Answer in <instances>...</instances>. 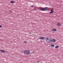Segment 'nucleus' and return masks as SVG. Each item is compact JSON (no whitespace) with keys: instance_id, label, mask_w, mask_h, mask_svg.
<instances>
[{"instance_id":"21","label":"nucleus","mask_w":63,"mask_h":63,"mask_svg":"<svg viewBox=\"0 0 63 63\" xmlns=\"http://www.w3.org/2000/svg\"><path fill=\"white\" fill-rule=\"evenodd\" d=\"M31 32H30V34H31Z\"/></svg>"},{"instance_id":"3","label":"nucleus","mask_w":63,"mask_h":63,"mask_svg":"<svg viewBox=\"0 0 63 63\" xmlns=\"http://www.w3.org/2000/svg\"><path fill=\"white\" fill-rule=\"evenodd\" d=\"M39 39L41 40H45L46 38L44 37H43L42 36H39Z\"/></svg>"},{"instance_id":"10","label":"nucleus","mask_w":63,"mask_h":63,"mask_svg":"<svg viewBox=\"0 0 63 63\" xmlns=\"http://www.w3.org/2000/svg\"><path fill=\"white\" fill-rule=\"evenodd\" d=\"M51 12L49 13V14H52L54 13V11H50Z\"/></svg>"},{"instance_id":"9","label":"nucleus","mask_w":63,"mask_h":63,"mask_svg":"<svg viewBox=\"0 0 63 63\" xmlns=\"http://www.w3.org/2000/svg\"><path fill=\"white\" fill-rule=\"evenodd\" d=\"M52 31H54V32H55V31H56V29H52Z\"/></svg>"},{"instance_id":"13","label":"nucleus","mask_w":63,"mask_h":63,"mask_svg":"<svg viewBox=\"0 0 63 63\" xmlns=\"http://www.w3.org/2000/svg\"><path fill=\"white\" fill-rule=\"evenodd\" d=\"M50 46H51V47H53L54 46V44H51L50 45Z\"/></svg>"},{"instance_id":"18","label":"nucleus","mask_w":63,"mask_h":63,"mask_svg":"<svg viewBox=\"0 0 63 63\" xmlns=\"http://www.w3.org/2000/svg\"><path fill=\"white\" fill-rule=\"evenodd\" d=\"M10 13H12V11H10Z\"/></svg>"},{"instance_id":"11","label":"nucleus","mask_w":63,"mask_h":63,"mask_svg":"<svg viewBox=\"0 0 63 63\" xmlns=\"http://www.w3.org/2000/svg\"><path fill=\"white\" fill-rule=\"evenodd\" d=\"M59 47V46L58 45H57L55 47V48H58Z\"/></svg>"},{"instance_id":"15","label":"nucleus","mask_w":63,"mask_h":63,"mask_svg":"<svg viewBox=\"0 0 63 63\" xmlns=\"http://www.w3.org/2000/svg\"><path fill=\"white\" fill-rule=\"evenodd\" d=\"M27 43V41H24V43Z\"/></svg>"},{"instance_id":"7","label":"nucleus","mask_w":63,"mask_h":63,"mask_svg":"<svg viewBox=\"0 0 63 63\" xmlns=\"http://www.w3.org/2000/svg\"><path fill=\"white\" fill-rule=\"evenodd\" d=\"M61 24L60 23H58L57 24V26H61Z\"/></svg>"},{"instance_id":"8","label":"nucleus","mask_w":63,"mask_h":63,"mask_svg":"<svg viewBox=\"0 0 63 63\" xmlns=\"http://www.w3.org/2000/svg\"><path fill=\"white\" fill-rule=\"evenodd\" d=\"M0 51L1 52H3V53L5 52V51L3 50H0Z\"/></svg>"},{"instance_id":"2","label":"nucleus","mask_w":63,"mask_h":63,"mask_svg":"<svg viewBox=\"0 0 63 63\" xmlns=\"http://www.w3.org/2000/svg\"><path fill=\"white\" fill-rule=\"evenodd\" d=\"M45 40L47 43H51V39H50L46 38Z\"/></svg>"},{"instance_id":"1","label":"nucleus","mask_w":63,"mask_h":63,"mask_svg":"<svg viewBox=\"0 0 63 63\" xmlns=\"http://www.w3.org/2000/svg\"><path fill=\"white\" fill-rule=\"evenodd\" d=\"M22 53H24L25 54H29L30 53V51L29 50H24V51L23 50L22 51Z\"/></svg>"},{"instance_id":"20","label":"nucleus","mask_w":63,"mask_h":63,"mask_svg":"<svg viewBox=\"0 0 63 63\" xmlns=\"http://www.w3.org/2000/svg\"><path fill=\"white\" fill-rule=\"evenodd\" d=\"M33 53V52L32 53H31V54H32V53Z\"/></svg>"},{"instance_id":"19","label":"nucleus","mask_w":63,"mask_h":63,"mask_svg":"<svg viewBox=\"0 0 63 63\" xmlns=\"http://www.w3.org/2000/svg\"><path fill=\"white\" fill-rule=\"evenodd\" d=\"M35 8H34V10H35Z\"/></svg>"},{"instance_id":"5","label":"nucleus","mask_w":63,"mask_h":63,"mask_svg":"<svg viewBox=\"0 0 63 63\" xmlns=\"http://www.w3.org/2000/svg\"><path fill=\"white\" fill-rule=\"evenodd\" d=\"M44 11H47V10H48V8L47 7H46L44 8Z\"/></svg>"},{"instance_id":"16","label":"nucleus","mask_w":63,"mask_h":63,"mask_svg":"<svg viewBox=\"0 0 63 63\" xmlns=\"http://www.w3.org/2000/svg\"><path fill=\"white\" fill-rule=\"evenodd\" d=\"M53 10V9H51V10H50V11H52Z\"/></svg>"},{"instance_id":"17","label":"nucleus","mask_w":63,"mask_h":63,"mask_svg":"<svg viewBox=\"0 0 63 63\" xmlns=\"http://www.w3.org/2000/svg\"><path fill=\"white\" fill-rule=\"evenodd\" d=\"M2 27V26L0 25V28H1V27Z\"/></svg>"},{"instance_id":"14","label":"nucleus","mask_w":63,"mask_h":63,"mask_svg":"<svg viewBox=\"0 0 63 63\" xmlns=\"http://www.w3.org/2000/svg\"><path fill=\"white\" fill-rule=\"evenodd\" d=\"M34 5H31V8H33V7H34Z\"/></svg>"},{"instance_id":"22","label":"nucleus","mask_w":63,"mask_h":63,"mask_svg":"<svg viewBox=\"0 0 63 63\" xmlns=\"http://www.w3.org/2000/svg\"><path fill=\"white\" fill-rule=\"evenodd\" d=\"M38 62H39V61H38Z\"/></svg>"},{"instance_id":"6","label":"nucleus","mask_w":63,"mask_h":63,"mask_svg":"<svg viewBox=\"0 0 63 63\" xmlns=\"http://www.w3.org/2000/svg\"><path fill=\"white\" fill-rule=\"evenodd\" d=\"M40 11H45V9L44 8H41L40 9Z\"/></svg>"},{"instance_id":"4","label":"nucleus","mask_w":63,"mask_h":63,"mask_svg":"<svg viewBox=\"0 0 63 63\" xmlns=\"http://www.w3.org/2000/svg\"><path fill=\"white\" fill-rule=\"evenodd\" d=\"M51 42H53V43H54V42H55L56 41H55V39H52L51 40Z\"/></svg>"},{"instance_id":"12","label":"nucleus","mask_w":63,"mask_h":63,"mask_svg":"<svg viewBox=\"0 0 63 63\" xmlns=\"http://www.w3.org/2000/svg\"><path fill=\"white\" fill-rule=\"evenodd\" d=\"M10 3H15V1H14L12 0L11 1Z\"/></svg>"}]
</instances>
